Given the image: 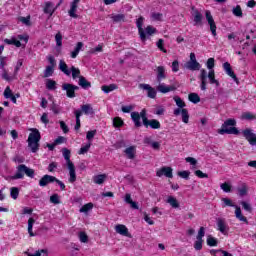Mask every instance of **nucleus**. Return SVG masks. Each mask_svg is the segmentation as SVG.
Wrapping results in <instances>:
<instances>
[{
	"label": "nucleus",
	"mask_w": 256,
	"mask_h": 256,
	"mask_svg": "<svg viewBox=\"0 0 256 256\" xmlns=\"http://www.w3.org/2000/svg\"><path fill=\"white\" fill-rule=\"evenodd\" d=\"M62 90L66 91V97H68L69 99H75V91H79V86L71 83H64L62 85Z\"/></svg>",
	"instance_id": "obj_8"
},
{
	"label": "nucleus",
	"mask_w": 256,
	"mask_h": 256,
	"mask_svg": "<svg viewBox=\"0 0 256 256\" xmlns=\"http://www.w3.org/2000/svg\"><path fill=\"white\" fill-rule=\"evenodd\" d=\"M181 115L183 123H189V111L185 108H182Z\"/></svg>",
	"instance_id": "obj_45"
},
{
	"label": "nucleus",
	"mask_w": 256,
	"mask_h": 256,
	"mask_svg": "<svg viewBox=\"0 0 256 256\" xmlns=\"http://www.w3.org/2000/svg\"><path fill=\"white\" fill-rule=\"evenodd\" d=\"M131 119L135 125V127H141V119L143 125L149 121V118H147V110L143 109L140 114L139 112H132L131 113Z\"/></svg>",
	"instance_id": "obj_5"
},
{
	"label": "nucleus",
	"mask_w": 256,
	"mask_h": 256,
	"mask_svg": "<svg viewBox=\"0 0 256 256\" xmlns=\"http://www.w3.org/2000/svg\"><path fill=\"white\" fill-rule=\"evenodd\" d=\"M207 77L208 79L211 77H215V70H210L209 73H207V70L202 69L200 71L199 79L201 81L200 89L201 91H207Z\"/></svg>",
	"instance_id": "obj_6"
},
{
	"label": "nucleus",
	"mask_w": 256,
	"mask_h": 256,
	"mask_svg": "<svg viewBox=\"0 0 256 256\" xmlns=\"http://www.w3.org/2000/svg\"><path fill=\"white\" fill-rule=\"evenodd\" d=\"M206 243L209 247H217V245H219V241L211 235L208 236Z\"/></svg>",
	"instance_id": "obj_38"
},
{
	"label": "nucleus",
	"mask_w": 256,
	"mask_h": 256,
	"mask_svg": "<svg viewBox=\"0 0 256 256\" xmlns=\"http://www.w3.org/2000/svg\"><path fill=\"white\" fill-rule=\"evenodd\" d=\"M144 127H146V129L148 127H150L151 129H161V123L157 119H151L144 124Z\"/></svg>",
	"instance_id": "obj_20"
},
{
	"label": "nucleus",
	"mask_w": 256,
	"mask_h": 256,
	"mask_svg": "<svg viewBox=\"0 0 256 256\" xmlns=\"http://www.w3.org/2000/svg\"><path fill=\"white\" fill-rule=\"evenodd\" d=\"M240 205H242V208L244 209V211H247V213H253V207L248 202L241 201Z\"/></svg>",
	"instance_id": "obj_42"
},
{
	"label": "nucleus",
	"mask_w": 256,
	"mask_h": 256,
	"mask_svg": "<svg viewBox=\"0 0 256 256\" xmlns=\"http://www.w3.org/2000/svg\"><path fill=\"white\" fill-rule=\"evenodd\" d=\"M144 20H145V18H143V16L139 17L136 20V26L138 27V33L140 35L141 41H143V42L147 41V35L145 34V29H143V21Z\"/></svg>",
	"instance_id": "obj_11"
},
{
	"label": "nucleus",
	"mask_w": 256,
	"mask_h": 256,
	"mask_svg": "<svg viewBox=\"0 0 256 256\" xmlns=\"http://www.w3.org/2000/svg\"><path fill=\"white\" fill-rule=\"evenodd\" d=\"M74 115L76 117V125L74 127L75 131H79L81 129V115L83 112L81 110L74 111Z\"/></svg>",
	"instance_id": "obj_24"
},
{
	"label": "nucleus",
	"mask_w": 256,
	"mask_h": 256,
	"mask_svg": "<svg viewBox=\"0 0 256 256\" xmlns=\"http://www.w3.org/2000/svg\"><path fill=\"white\" fill-rule=\"evenodd\" d=\"M123 125H125V123L123 122V119H121L120 117H115L113 119V127L119 128L123 127Z\"/></svg>",
	"instance_id": "obj_44"
},
{
	"label": "nucleus",
	"mask_w": 256,
	"mask_h": 256,
	"mask_svg": "<svg viewBox=\"0 0 256 256\" xmlns=\"http://www.w3.org/2000/svg\"><path fill=\"white\" fill-rule=\"evenodd\" d=\"M235 125H237V121L235 119L226 120L222 124L221 129L218 130L219 135H239V129H237Z\"/></svg>",
	"instance_id": "obj_3"
},
{
	"label": "nucleus",
	"mask_w": 256,
	"mask_h": 256,
	"mask_svg": "<svg viewBox=\"0 0 256 256\" xmlns=\"http://www.w3.org/2000/svg\"><path fill=\"white\" fill-rule=\"evenodd\" d=\"M232 13L235 17H243V10L240 5H237L232 9Z\"/></svg>",
	"instance_id": "obj_41"
},
{
	"label": "nucleus",
	"mask_w": 256,
	"mask_h": 256,
	"mask_svg": "<svg viewBox=\"0 0 256 256\" xmlns=\"http://www.w3.org/2000/svg\"><path fill=\"white\" fill-rule=\"evenodd\" d=\"M194 249L196 251H201V249H203V240L197 239L194 243Z\"/></svg>",
	"instance_id": "obj_58"
},
{
	"label": "nucleus",
	"mask_w": 256,
	"mask_h": 256,
	"mask_svg": "<svg viewBox=\"0 0 256 256\" xmlns=\"http://www.w3.org/2000/svg\"><path fill=\"white\" fill-rule=\"evenodd\" d=\"M188 99L191 103H194V105H197V103L201 102V97H199V94L197 93H190L188 95Z\"/></svg>",
	"instance_id": "obj_33"
},
{
	"label": "nucleus",
	"mask_w": 256,
	"mask_h": 256,
	"mask_svg": "<svg viewBox=\"0 0 256 256\" xmlns=\"http://www.w3.org/2000/svg\"><path fill=\"white\" fill-rule=\"evenodd\" d=\"M166 203H168L172 207V209H179L180 207L179 201H177V198L173 196H168Z\"/></svg>",
	"instance_id": "obj_28"
},
{
	"label": "nucleus",
	"mask_w": 256,
	"mask_h": 256,
	"mask_svg": "<svg viewBox=\"0 0 256 256\" xmlns=\"http://www.w3.org/2000/svg\"><path fill=\"white\" fill-rule=\"evenodd\" d=\"M128 159H135V146H130L124 150Z\"/></svg>",
	"instance_id": "obj_34"
},
{
	"label": "nucleus",
	"mask_w": 256,
	"mask_h": 256,
	"mask_svg": "<svg viewBox=\"0 0 256 256\" xmlns=\"http://www.w3.org/2000/svg\"><path fill=\"white\" fill-rule=\"evenodd\" d=\"M111 19L114 23H121V21H125V14H116Z\"/></svg>",
	"instance_id": "obj_43"
},
{
	"label": "nucleus",
	"mask_w": 256,
	"mask_h": 256,
	"mask_svg": "<svg viewBox=\"0 0 256 256\" xmlns=\"http://www.w3.org/2000/svg\"><path fill=\"white\" fill-rule=\"evenodd\" d=\"M33 225H35V219L29 218L28 219V233L30 237H35V233H33Z\"/></svg>",
	"instance_id": "obj_39"
},
{
	"label": "nucleus",
	"mask_w": 256,
	"mask_h": 256,
	"mask_svg": "<svg viewBox=\"0 0 256 256\" xmlns=\"http://www.w3.org/2000/svg\"><path fill=\"white\" fill-rule=\"evenodd\" d=\"M115 231H116V233H118L119 235H122L123 237H129V239H131L133 237L131 235V233H129V229L127 228V226H125L123 224L116 225Z\"/></svg>",
	"instance_id": "obj_17"
},
{
	"label": "nucleus",
	"mask_w": 256,
	"mask_h": 256,
	"mask_svg": "<svg viewBox=\"0 0 256 256\" xmlns=\"http://www.w3.org/2000/svg\"><path fill=\"white\" fill-rule=\"evenodd\" d=\"M177 89V87L175 86H167L165 85V83H161L157 86V91H159V93H169L171 91H175Z\"/></svg>",
	"instance_id": "obj_18"
},
{
	"label": "nucleus",
	"mask_w": 256,
	"mask_h": 256,
	"mask_svg": "<svg viewBox=\"0 0 256 256\" xmlns=\"http://www.w3.org/2000/svg\"><path fill=\"white\" fill-rule=\"evenodd\" d=\"M125 146H126L125 140H123V139L119 140L113 144L114 149H123V147H125Z\"/></svg>",
	"instance_id": "obj_54"
},
{
	"label": "nucleus",
	"mask_w": 256,
	"mask_h": 256,
	"mask_svg": "<svg viewBox=\"0 0 256 256\" xmlns=\"http://www.w3.org/2000/svg\"><path fill=\"white\" fill-rule=\"evenodd\" d=\"M62 153L65 161L67 162V165H73V163L71 162V150L63 148Z\"/></svg>",
	"instance_id": "obj_31"
},
{
	"label": "nucleus",
	"mask_w": 256,
	"mask_h": 256,
	"mask_svg": "<svg viewBox=\"0 0 256 256\" xmlns=\"http://www.w3.org/2000/svg\"><path fill=\"white\" fill-rule=\"evenodd\" d=\"M78 85L85 90L91 89V82H89L84 76H79Z\"/></svg>",
	"instance_id": "obj_22"
},
{
	"label": "nucleus",
	"mask_w": 256,
	"mask_h": 256,
	"mask_svg": "<svg viewBox=\"0 0 256 256\" xmlns=\"http://www.w3.org/2000/svg\"><path fill=\"white\" fill-rule=\"evenodd\" d=\"M217 227H218V231H220V233H225V229H227V224H225V220L219 218L217 220Z\"/></svg>",
	"instance_id": "obj_37"
},
{
	"label": "nucleus",
	"mask_w": 256,
	"mask_h": 256,
	"mask_svg": "<svg viewBox=\"0 0 256 256\" xmlns=\"http://www.w3.org/2000/svg\"><path fill=\"white\" fill-rule=\"evenodd\" d=\"M55 41H56L57 47H61L63 45V35L61 34V32H58L55 35Z\"/></svg>",
	"instance_id": "obj_49"
},
{
	"label": "nucleus",
	"mask_w": 256,
	"mask_h": 256,
	"mask_svg": "<svg viewBox=\"0 0 256 256\" xmlns=\"http://www.w3.org/2000/svg\"><path fill=\"white\" fill-rule=\"evenodd\" d=\"M231 186V183L229 182H224L220 185V189H222V191H224V193H231V191H233Z\"/></svg>",
	"instance_id": "obj_40"
},
{
	"label": "nucleus",
	"mask_w": 256,
	"mask_h": 256,
	"mask_svg": "<svg viewBox=\"0 0 256 256\" xmlns=\"http://www.w3.org/2000/svg\"><path fill=\"white\" fill-rule=\"evenodd\" d=\"M205 17L208 25L210 26V31L213 37H217V24H215V19H213V15L211 14V11L206 10Z\"/></svg>",
	"instance_id": "obj_9"
},
{
	"label": "nucleus",
	"mask_w": 256,
	"mask_h": 256,
	"mask_svg": "<svg viewBox=\"0 0 256 256\" xmlns=\"http://www.w3.org/2000/svg\"><path fill=\"white\" fill-rule=\"evenodd\" d=\"M106 179H107V174H99L94 176L93 182L96 183V185H103Z\"/></svg>",
	"instance_id": "obj_29"
},
{
	"label": "nucleus",
	"mask_w": 256,
	"mask_h": 256,
	"mask_svg": "<svg viewBox=\"0 0 256 256\" xmlns=\"http://www.w3.org/2000/svg\"><path fill=\"white\" fill-rule=\"evenodd\" d=\"M80 111L82 113H84L85 115H95V110L93 109L91 104H84V105H82Z\"/></svg>",
	"instance_id": "obj_23"
},
{
	"label": "nucleus",
	"mask_w": 256,
	"mask_h": 256,
	"mask_svg": "<svg viewBox=\"0 0 256 256\" xmlns=\"http://www.w3.org/2000/svg\"><path fill=\"white\" fill-rule=\"evenodd\" d=\"M196 177H199V179H208L209 175L207 173H203L201 170H196L195 172Z\"/></svg>",
	"instance_id": "obj_56"
},
{
	"label": "nucleus",
	"mask_w": 256,
	"mask_h": 256,
	"mask_svg": "<svg viewBox=\"0 0 256 256\" xmlns=\"http://www.w3.org/2000/svg\"><path fill=\"white\" fill-rule=\"evenodd\" d=\"M68 169H69V182L70 183H75V181H77V174L75 173V164H68L67 165Z\"/></svg>",
	"instance_id": "obj_21"
},
{
	"label": "nucleus",
	"mask_w": 256,
	"mask_h": 256,
	"mask_svg": "<svg viewBox=\"0 0 256 256\" xmlns=\"http://www.w3.org/2000/svg\"><path fill=\"white\" fill-rule=\"evenodd\" d=\"M31 133L28 136V147L32 153L39 151V141H41V132L37 128H30Z\"/></svg>",
	"instance_id": "obj_2"
},
{
	"label": "nucleus",
	"mask_w": 256,
	"mask_h": 256,
	"mask_svg": "<svg viewBox=\"0 0 256 256\" xmlns=\"http://www.w3.org/2000/svg\"><path fill=\"white\" fill-rule=\"evenodd\" d=\"M57 8H53V3L52 2H46L45 7H44V13L46 15H50V17L53 16V13H55Z\"/></svg>",
	"instance_id": "obj_25"
},
{
	"label": "nucleus",
	"mask_w": 256,
	"mask_h": 256,
	"mask_svg": "<svg viewBox=\"0 0 256 256\" xmlns=\"http://www.w3.org/2000/svg\"><path fill=\"white\" fill-rule=\"evenodd\" d=\"M79 240L81 241V243H87V241H89V237L87 236V234L85 232H80Z\"/></svg>",
	"instance_id": "obj_59"
},
{
	"label": "nucleus",
	"mask_w": 256,
	"mask_h": 256,
	"mask_svg": "<svg viewBox=\"0 0 256 256\" xmlns=\"http://www.w3.org/2000/svg\"><path fill=\"white\" fill-rule=\"evenodd\" d=\"M46 88L48 89V91H55V89H57V82L52 79H47Z\"/></svg>",
	"instance_id": "obj_35"
},
{
	"label": "nucleus",
	"mask_w": 256,
	"mask_h": 256,
	"mask_svg": "<svg viewBox=\"0 0 256 256\" xmlns=\"http://www.w3.org/2000/svg\"><path fill=\"white\" fill-rule=\"evenodd\" d=\"M83 42H78L74 48V51L71 52V58L77 59V55H79V52L81 49H83Z\"/></svg>",
	"instance_id": "obj_30"
},
{
	"label": "nucleus",
	"mask_w": 256,
	"mask_h": 256,
	"mask_svg": "<svg viewBox=\"0 0 256 256\" xmlns=\"http://www.w3.org/2000/svg\"><path fill=\"white\" fill-rule=\"evenodd\" d=\"M167 76L165 75V67L158 66L157 67V82L161 83L163 79H165Z\"/></svg>",
	"instance_id": "obj_26"
},
{
	"label": "nucleus",
	"mask_w": 256,
	"mask_h": 256,
	"mask_svg": "<svg viewBox=\"0 0 256 256\" xmlns=\"http://www.w3.org/2000/svg\"><path fill=\"white\" fill-rule=\"evenodd\" d=\"M221 201L223 202L222 207H236L237 205L233 204V201L229 198H222Z\"/></svg>",
	"instance_id": "obj_46"
},
{
	"label": "nucleus",
	"mask_w": 256,
	"mask_h": 256,
	"mask_svg": "<svg viewBox=\"0 0 256 256\" xmlns=\"http://www.w3.org/2000/svg\"><path fill=\"white\" fill-rule=\"evenodd\" d=\"M95 135H97V130L88 131L86 134V139L88 141H91V139H93L95 137Z\"/></svg>",
	"instance_id": "obj_61"
},
{
	"label": "nucleus",
	"mask_w": 256,
	"mask_h": 256,
	"mask_svg": "<svg viewBox=\"0 0 256 256\" xmlns=\"http://www.w3.org/2000/svg\"><path fill=\"white\" fill-rule=\"evenodd\" d=\"M242 135L250 145L252 146L256 145V134L253 133V130H251V128L244 129L242 131Z\"/></svg>",
	"instance_id": "obj_10"
},
{
	"label": "nucleus",
	"mask_w": 256,
	"mask_h": 256,
	"mask_svg": "<svg viewBox=\"0 0 256 256\" xmlns=\"http://www.w3.org/2000/svg\"><path fill=\"white\" fill-rule=\"evenodd\" d=\"M10 195H11L12 199H17V197H19V188L12 187L10 189Z\"/></svg>",
	"instance_id": "obj_52"
},
{
	"label": "nucleus",
	"mask_w": 256,
	"mask_h": 256,
	"mask_svg": "<svg viewBox=\"0 0 256 256\" xmlns=\"http://www.w3.org/2000/svg\"><path fill=\"white\" fill-rule=\"evenodd\" d=\"M255 118V115H253L251 112H245L242 114V119H245L246 121H253Z\"/></svg>",
	"instance_id": "obj_53"
},
{
	"label": "nucleus",
	"mask_w": 256,
	"mask_h": 256,
	"mask_svg": "<svg viewBox=\"0 0 256 256\" xmlns=\"http://www.w3.org/2000/svg\"><path fill=\"white\" fill-rule=\"evenodd\" d=\"M178 177H181L182 179H185L186 181H189V176L191 175V172L184 170L177 173Z\"/></svg>",
	"instance_id": "obj_48"
},
{
	"label": "nucleus",
	"mask_w": 256,
	"mask_h": 256,
	"mask_svg": "<svg viewBox=\"0 0 256 256\" xmlns=\"http://www.w3.org/2000/svg\"><path fill=\"white\" fill-rule=\"evenodd\" d=\"M19 21H21V23H23L24 25H31V17L30 16L20 17Z\"/></svg>",
	"instance_id": "obj_63"
},
{
	"label": "nucleus",
	"mask_w": 256,
	"mask_h": 256,
	"mask_svg": "<svg viewBox=\"0 0 256 256\" xmlns=\"http://www.w3.org/2000/svg\"><path fill=\"white\" fill-rule=\"evenodd\" d=\"M133 109H135V107L133 105H128V106H122L121 107L122 113H130V112L133 111Z\"/></svg>",
	"instance_id": "obj_60"
},
{
	"label": "nucleus",
	"mask_w": 256,
	"mask_h": 256,
	"mask_svg": "<svg viewBox=\"0 0 256 256\" xmlns=\"http://www.w3.org/2000/svg\"><path fill=\"white\" fill-rule=\"evenodd\" d=\"M101 89L103 93H111V91H115V89H117V84L103 85Z\"/></svg>",
	"instance_id": "obj_36"
},
{
	"label": "nucleus",
	"mask_w": 256,
	"mask_h": 256,
	"mask_svg": "<svg viewBox=\"0 0 256 256\" xmlns=\"http://www.w3.org/2000/svg\"><path fill=\"white\" fill-rule=\"evenodd\" d=\"M192 9V16L194 17L193 21H194V25H203V14H201V12H199V10L197 8H195V6L191 7Z\"/></svg>",
	"instance_id": "obj_15"
},
{
	"label": "nucleus",
	"mask_w": 256,
	"mask_h": 256,
	"mask_svg": "<svg viewBox=\"0 0 256 256\" xmlns=\"http://www.w3.org/2000/svg\"><path fill=\"white\" fill-rule=\"evenodd\" d=\"M239 197H245L249 191V188H247V184L243 183L241 187L237 188Z\"/></svg>",
	"instance_id": "obj_32"
},
{
	"label": "nucleus",
	"mask_w": 256,
	"mask_h": 256,
	"mask_svg": "<svg viewBox=\"0 0 256 256\" xmlns=\"http://www.w3.org/2000/svg\"><path fill=\"white\" fill-rule=\"evenodd\" d=\"M184 67L189 71H199V69H201V64L197 62L195 53H190V60L185 63Z\"/></svg>",
	"instance_id": "obj_7"
},
{
	"label": "nucleus",
	"mask_w": 256,
	"mask_h": 256,
	"mask_svg": "<svg viewBox=\"0 0 256 256\" xmlns=\"http://www.w3.org/2000/svg\"><path fill=\"white\" fill-rule=\"evenodd\" d=\"M13 95V92L11 91V88L8 86L4 90V97L5 99H9Z\"/></svg>",
	"instance_id": "obj_64"
},
{
	"label": "nucleus",
	"mask_w": 256,
	"mask_h": 256,
	"mask_svg": "<svg viewBox=\"0 0 256 256\" xmlns=\"http://www.w3.org/2000/svg\"><path fill=\"white\" fill-rule=\"evenodd\" d=\"M93 209V203H87L80 208V213H89Z\"/></svg>",
	"instance_id": "obj_47"
},
{
	"label": "nucleus",
	"mask_w": 256,
	"mask_h": 256,
	"mask_svg": "<svg viewBox=\"0 0 256 256\" xmlns=\"http://www.w3.org/2000/svg\"><path fill=\"white\" fill-rule=\"evenodd\" d=\"M174 101L177 107H179L180 109H183V107H185V102H183L179 96H175Z\"/></svg>",
	"instance_id": "obj_57"
},
{
	"label": "nucleus",
	"mask_w": 256,
	"mask_h": 256,
	"mask_svg": "<svg viewBox=\"0 0 256 256\" xmlns=\"http://www.w3.org/2000/svg\"><path fill=\"white\" fill-rule=\"evenodd\" d=\"M81 0H74L72 3H71V7H70V10L68 11L69 15L71 17H73V19H77L78 15L76 14L77 12V7L79 5Z\"/></svg>",
	"instance_id": "obj_19"
},
{
	"label": "nucleus",
	"mask_w": 256,
	"mask_h": 256,
	"mask_svg": "<svg viewBox=\"0 0 256 256\" xmlns=\"http://www.w3.org/2000/svg\"><path fill=\"white\" fill-rule=\"evenodd\" d=\"M50 203H53L54 205H59L61 203V200L59 199V194H53L50 196Z\"/></svg>",
	"instance_id": "obj_51"
},
{
	"label": "nucleus",
	"mask_w": 256,
	"mask_h": 256,
	"mask_svg": "<svg viewBox=\"0 0 256 256\" xmlns=\"http://www.w3.org/2000/svg\"><path fill=\"white\" fill-rule=\"evenodd\" d=\"M25 175L27 177H30V179H33L35 177V170L27 167V165L25 164H20L16 168L15 175L6 177V180L12 179L13 181H15L17 179H23Z\"/></svg>",
	"instance_id": "obj_1"
},
{
	"label": "nucleus",
	"mask_w": 256,
	"mask_h": 256,
	"mask_svg": "<svg viewBox=\"0 0 256 256\" xmlns=\"http://www.w3.org/2000/svg\"><path fill=\"white\" fill-rule=\"evenodd\" d=\"M59 69L62 71V73H64V75H67V77L71 76L72 73V79L81 77V70H79V68L72 66L69 70V66H67V63H65L63 60H60L59 62Z\"/></svg>",
	"instance_id": "obj_4"
},
{
	"label": "nucleus",
	"mask_w": 256,
	"mask_h": 256,
	"mask_svg": "<svg viewBox=\"0 0 256 256\" xmlns=\"http://www.w3.org/2000/svg\"><path fill=\"white\" fill-rule=\"evenodd\" d=\"M55 181H57V177L46 174L39 180V186L47 187L49 183H55Z\"/></svg>",
	"instance_id": "obj_16"
},
{
	"label": "nucleus",
	"mask_w": 256,
	"mask_h": 256,
	"mask_svg": "<svg viewBox=\"0 0 256 256\" xmlns=\"http://www.w3.org/2000/svg\"><path fill=\"white\" fill-rule=\"evenodd\" d=\"M223 69L226 75H228V77H231V79H233V81H235V83L239 85V78H237V75H235V72L233 71V68H231V64L229 62H225L223 64Z\"/></svg>",
	"instance_id": "obj_12"
},
{
	"label": "nucleus",
	"mask_w": 256,
	"mask_h": 256,
	"mask_svg": "<svg viewBox=\"0 0 256 256\" xmlns=\"http://www.w3.org/2000/svg\"><path fill=\"white\" fill-rule=\"evenodd\" d=\"M203 237H205V227H200L198 231V235L196 236V239L203 240Z\"/></svg>",
	"instance_id": "obj_62"
},
{
	"label": "nucleus",
	"mask_w": 256,
	"mask_h": 256,
	"mask_svg": "<svg viewBox=\"0 0 256 256\" xmlns=\"http://www.w3.org/2000/svg\"><path fill=\"white\" fill-rule=\"evenodd\" d=\"M54 73V67L53 66H47L46 69L44 70V77H51Z\"/></svg>",
	"instance_id": "obj_50"
},
{
	"label": "nucleus",
	"mask_w": 256,
	"mask_h": 256,
	"mask_svg": "<svg viewBox=\"0 0 256 256\" xmlns=\"http://www.w3.org/2000/svg\"><path fill=\"white\" fill-rule=\"evenodd\" d=\"M156 175L157 177H163L164 175L168 179H173V168L164 166L156 172Z\"/></svg>",
	"instance_id": "obj_14"
},
{
	"label": "nucleus",
	"mask_w": 256,
	"mask_h": 256,
	"mask_svg": "<svg viewBox=\"0 0 256 256\" xmlns=\"http://www.w3.org/2000/svg\"><path fill=\"white\" fill-rule=\"evenodd\" d=\"M145 31V35L151 36L154 33H157V29H155L153 26H147Z\"/></svg>",
	"instance_id": "obj_55"
},
{
	"label": "nucleus",
	"mask_w": 256,
	"mask_h": 256,
	"mask_svg": "<svg viewBox=\"0 0 256 256\" xmlns=\"http://www.w3.org/2000/svg\"><path fill=\"white\" fill-rule=\"evenodd\" d=\"M234 208H236L235 210L236 219H239V221H243L244 223H249V221L247 220V217L243 216V213L241 212V207L236 205L234 206Z\"/></svg>",
	"instance_id": "obj_27"
},
{
	"label": "nucleus",
	"mask_w": 256,
	"mask_h": 256,
	"mask_svg": "<svg viewBox=\"0 0 256 256\" xmlns=\"http://www.w3.org/2000/svg\"><path fill=\"white\" fill-rule=\"evenodd\" d=\"M139 89L147 91V97H149V99H155L157 97V90L149 84H139Z\"/></svg>",
	"instance_id": "obj_13"
}]
</instances>
